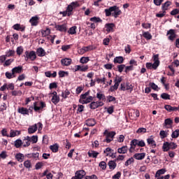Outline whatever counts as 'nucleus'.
<instances>
[{"label": "nucleus", "instance_id": "64", "mask_svg": "<svg viewBox=\"0 0 179 179\" xmlns=\"http://www.w3.org/2000/svg\"><path fill=\"white\" fill-rule=\"evenodd\" d=\"M85 179H97V176L96 175H92L91 176H87Z\"/></svg>", "mask_w": 179, "mask_h": 179}, {"label": "nucleus", "instance_id": "48", "mask_svg": "<svg viewBox=\"0 0 179 179\" xmlns=\"http://www.w3.org/2000/svg\"><path fill=\"white\" fill-rule=\"evenodd\" d=\"M161 98L163 99L164 100H170V94L167 93H162L161 94Z\"/></svg>", "mask_w": 179, "mask_h": 179}, {"label": "nucleus", "instance_id": "32", "mask_svg": "<svg viewBox=\"0 0 179 179\" xmlns=\"http://www.w3.org/2000/svg\"><path fill=\"white\" fill-rule=\"evenodd\" d=\"M87 155L89 157H93L94 159H96V157L99 156V152L94 150H91L87 152Z\"/></svg>", "mask_w": 179, "mask_h": 179}, {"label": "nucleus", "instance_id": "15", "mask_svg": "<svg viewBox=\"0 0 179 179\" xmlns=\"http://www.w3.org/2000/svg\"><path fill=\"white\" fill-rule=\"evenodd\" d=\"M147 143L152 148H155L157 146L156 141H155V138L153 137V136H151L150 137L147 138Z\"/></svg>", "mask_w": 179, "mask_h": 179}, {"label": "nucleus", "instance_id": "40", "mask_svg": "<svg viewBox=\"0 0 179 179\" xmlns=\"http://www.w3.org/2000/svg\"><path fill=\"white\" fill-rule=\"evenodd\" d=\"M57 30H59V31H66V27L65 25H56Z\"/></svg>", "mask_w": 179, "mask_h": 179}, {"label": "nucleus", "instance_id": "27", "mask_svg": "<svg viewBox=\"0 0 179 179\" xmlns=\"http://www.w3.org/2000/svg\"><path fill=\"white\" fill-rule=\"evenodd\" d=\"M18 135H20V131L13 130V129H11L10 131V135H9L10 138H15V136H17Z\"/></svg>", "mask_w": 179, "mask_h": 179}, {"label": "nucleus", "instance_id": "46", "mask_svg": "<svg viewBox=\"0 0 179 179\" xmlns=\"http://www.w3.org/2000/svg\"><path fill=\"white\" fill-rule=\"evenodd\" d=\"M167 131L162 130L159 132V136L162 139H164V138H167Z\"/></svg>", "mask_w": 179, "mask_h": 179}, {"label": "nucleus", "instance_id": "14", "mask_svg": "<svg viewBox=\"0 0 179 179\" xmlns=\"http://www.w3.org/2000/svg\"><path fill=\"white\" fill-rule=\"evenodd\" d=\"M89 69V66L87 65L86 66H80V65H76L75 66V72H78V71H80V72H86Z\"/></svg>", "mask_w": 179, "mask_h": 179}, {"label": "nucleus", "instance_id": "29", "mask_svg": "<svg viewBox=\"0 0 179 179\" xmlns=\"http://www.w3.org/2000/svg\"><path fill=\"white\" fill-rule=\"evenodd\" d=\"M38 57H44L45 55V50L43 48H39L36 50Z\"/></svg>", "mask_w": 179, "mask_h": 179}, {"label": "nucleus", "instance_id": "54", "mask_svg": "<svg viewBox=\"0 0 179 179\" xmlns=\"http://www.w3.org/2000/svg\"><path fill=\"white\" fill-rule=\"evenodd\" d=\"M177 148H178V145L176 144V143H173V142L169 143V149L174 150V149H177Z\"/></svg>", "mask_w": 179, "mask_h": 179}, {"label": "nucleus", "instance_id": "34", "mask_svg": "<svg viewBox=\"0 0 179 179\" xmlns=\"http://www.w3.org/2000/svg\"><path fill=\"white\" fill-rule=\"evenodd\" d=\"M36 131H37V124H35L34 125L31 126L28 129V134H34Z\"/></svg>", "mask_w": 179, "mask_h": 179}, {"label": "nucleus", "instance_id": "56", "mask_svg": "<svg viewBox=\"0 0 179 179\" xmlns=\"http://www.w3.org/2000/svg\"><path fill=\"white\" fill-rule=\"evenodd\" d=\"M43 166H44V164L43 162H38L35 165V169L36 170H40V169H41Z\"/></svg>", "mask_w": 179, "mask_h": 179}, {"label": "nucleus", "instance_id": "57", "mask_svg": "<svg viewBox=\"0 0 179 179\" xmlns=\"http://www.w3.org/2000/svg\"><path fill=\"white\" fill-rule=\"evenodd\" d=\"M16 52L17 55H22L23 54V47L20 46L17 48Z\"/></svg>", "mask_w": 179, "mask_h": 179}, {"label": "nucleus", "instance_id": "20", "mask_svg": "<svg viewBox=\"0 0 179 179\" xmlns=\"http://www.w3.org/2000/svg\"><path fill=\"white\" fill-rule=\"evenodd\" d=\"M115 27V25L113 23L106 24L105 25V29L108 33H110L114 31Z\"/></svg>", "mask_w": 179, "mask_h": 179}, {"label": "nucleus", "instance_id": "19", "mask_svg": "<svg viewBox=\"0 0 179 179\" xmlns=\"http://www.w3.org/2000/svg\"><path fill=\"white\" fill-rule=\"evenodd\" d=\"M17 113L22 114V115H29V109L24 107H20L17 109Z\"/></svg>", "mask_w": 179, "mask_h": 179}, {"label": "nucleus", "instance_id": "11", "mask_svg": "<svg viewBox=\"0 0 179 179\" xmlns=\"http://www.w3.org/2000/svg\"><path fill=\"white\" fill-rule=\"evenodd\" d=\"M167 36H169L168 38L171 41H174V39L177 37V34H176V30L170 29L167 31Z\"/></svg>", "mask_w": 179, "mask_h": 179}, {"label": "nucleus", "instance_id": "4", "mask_svg": "<svg viewBox=\"0 0 179 179\" xmlns=\"http://www.w3.org/2000/svg\"><path fill=\"white\" fill-rule=\"evenodd\" d=\"M146 145V143H145V141L143 140H138V139H134L130 143V148L129 152L130 153H132L134 150H135V148L136 146H140L141 148H143Z\"/></svg>", "mask_w": 179, "mask_h": 179}, {"label": "nucleus", "instance_id": "25", "mask_svg": "<svg viewBox=\"0 0 179 179\" xmlns=\"http://www.w3.org/2000/svg\"><path fill=\"white\" fill-rule=\"evenodd\" d=\"M30 136H27V137L23 139L22 145L24 148H27L30 146Z\"/></svg>", "mask_w": 179, "mask_h": 179}, {"label": "nucleus", "instance_id": "61", "mask_svg": "<svg viewBox=\"0 0 179 179\" xmlns=\"http://www.w3.org/2000/svg\"><path fill=\"white\" fill-rule=\"evenodd\" d=\"M173 124V120L170 118L166 119L164 121L165 125H171Z\"/></svg>", "mask_w": 179, "mask_h": 179}, {"label": "nucleus", "instance_id": "37", "mask_svg": "<svg viewBox=\"0 0 179 179\" xmlns=\"http://www.w3.org/2000/svg\"><path fill=\"white\" fill-rule=\"evenodd\" d=\"M143 36L144 38H146V40H152V34H150L149 31L143 32Z\"/></svg>", "mask_w": 179, "mask_h": 179}, {"label": "nucleus", "instance_id": "51", "mask_svg": "<svg viewBox=\"0 0 179 179\" xmlns=\"http://www.w3.org/2000/svg\"><path fill=\"white\" fill-rule=\"evenodd\" d=\"M170 5H171V2H170V1H166V3H164V4L162 6L163 10H167V9H169V6H170Z\"/></svg>", "mask_w": 179, "mask_h": 179}, {"label": "nucleus", "instance_id": "58", "mask_svg": "<svg viewBox=\"0 0 179 179\" xmlns=\"http://www.w3.org/2000/svg\"><path fill=\"white\" fill-rule=\"evenodd\" d=\"M146 132V128H139L137 131H136V134H145Z\"/></svg>", "mask_w": 179, "mask_h": 179}, {"label": "nucleus", "instance_id": "9", "mask_svg": "<svg viewBox=\"0 0 179 179\" xmlns=\"http://www.w3.org/2000/svg\"><path fill=\"white\" fill-rule=\"evenodd\" d=\"M104 106V103L101 101H93L90 104V108L92 110H96V108H99V107H103Z\"/></svg>", "mask_w": 179, "mask_h": 179}, {"label": "nucleus", "instance_id": "53", "mask_svg": "<svg viewBox=\"0 0 179 179\" xmlns=\"http://www.w3.org/2000/svg\"><path fill=\"white\" fill-rule=\"evenodd\" d=\"M131 163H134V158L132 157L127 160V162L124 163V166H126V167H128V166L131 165Z\"/></svg>", "mask_w": 179, "mask_h": 179}, {"label": "nucleus", "instance_id": "60", "mask_svg": "<svg viewBox=\"0 0 179 179\" xmlns=\"http://www.w3.org/2000/svg\"><path fill=\"white\" fill-rule=\"evenodd\" d=\"M149 86L153 90H157L158 86L157 85H155V83H150Z\"/></svg>", "mask_w": 179, "mask_h": 179}, {"label": "nucleus", "instance_id": "8", "mask_svg": "<svg viewBox=\"0 0 179 179\" xmlns=\"http://www.w3.org/2000/svg\"><path fill=\"white\" fill-rule=\"evenodd\" d=\"M120 90L125 92V90H129L130 93L134 90V86L129 83H123L120 85Z\"/></svg>", "mask_w": 179, "mask_h": 179}, {"label": "nucleus", "instance_id": "35", "mask_svg": "<svg viewBox=\"0 0 179 179\" xmlns=\"http://www.w3.org/2000/svg\"><path fill=\"white\" fill-rule=\"evenodd\" d=\"M88 127H94L96 125V120L94 119H88L86 122Z\"/></svg>", "mask_w": 179, "mask_h": 179}, {"label": "nucleus", "instance_id": "22", "mask_svg": "<svg viewBox=\"0 0 179 179\" xmlns=\"http://www.w3.org/2000/svg\"><path fill=\"white\" fill-rule=\"evenodd\" d=\"M13 28L14 29V30L24 31L26 27H24V25H21L20 24H15L13 26Z\"/></svg>", "mask_w": 179, "mask_h": 179}, {"label": "nucleus", "instance_id": "33", "mask_svg": "<svg viewBox=\"0 0 179 179\" xmlns=\"http://www.w3.org/2000/svg\"><path fill=\"white\" fill-rule=\"evenodd\" d=\"M162 150L164 152H169L170 150V143L169 142H165L163 144Z\"/></svg>", "mask_w": 179, "mask_h": 179}, {"label": "nucleus", "instance_id": "49", "mask_svg": "<svg viewBox=\"0 0 179 179\" xmlns=\"http://www.w3.org/2000/svg\"><path fill=\"white\" fill-rule=\"evenodd\" d=\"M24 166L26 169H31V162L29 160L24 161Z\"/></svg>", "mask_w": 179, "mask_h": 179}, {"label": "nucleus", "instance_id": "16", "mask_svg": "<svg viewBox=\"0 0 179 179\" xmlns=\"http://www.w3.org/2000/svg\"><path fill=\"white\" fill-rule=\"evenodd\" d=\"M38 20H40V18L36 15L29 20V23H31V26H37L38 24Z\"/></svg>", "mask_w": 179, "mask_h": 179}, {"label": "nucleus", "instance_id": "41", "mask_svg": "<svg viewBox=\"0 0 179 179\" xmlns=\"http://www.w3.org/2000/svg\"><path fill=\"white\" fill-rule=\"evenodd\" d=\"M115 64H122L124 58L122 57H117L114 59Z\"/></svg>", "mask_w": 179, "mask_h": 179}, {"label": "nucleus", "instance_id": "17", "mask_svg": "<svg viewBox=\"0 0 179 179\" xmlns=\"http://www.w3.org/2000/svg\"><path fill=\"white\" fill-rule=\"evenodd\" d=\"M52 102L53 104H58L59 103V96H58L57 92H53L52 94Z\"/></svg>", "mask_w": 179, "mask_h": 179}, {"label": "nucleus", "instance_id": "52", "mask_svg": "<svg viewBox=\"0 0 179 179\" xmlns=\"http://www.w3.org/2000/svg\"><path fill=\"white\" fill-rule=\"evenodd\" d=\"M15 75L13 73V72L12 73H9V72H6V77L7 78V79H12L13 78H15Z\"/></svg>", "mask_w": 179, "mask_h": 179}, {"label": "nucleus", "instance_id": "31", "mask_svg": "<svg viewBox=\"0 0 179 179\" xmlns=\"http://www.w3.org/2000/svg\"><path fill=\"white\" fill-rule=\"evenodd\" d=\"M15 159L17 160V162L22 163V162L24 160V155L22 153H18L15 155Z\"/></svg>", "mask_w": 179, "mask_h": 179}, {"label": "nucleus", "instance_id": "24", "mask_svg": "<svg viewBox=\"0 0 179 179\" xmlns=\"http://www.w3.org/2000/svg\"><path fill=\"white\" fill-rule=\"evenodd\" d=\"M165 110H166V111H178L179 110V107H176V106H171L170 105H166L164 106Z\"/></svg>", "mask_w": 179, "mask_h": 179}, {"label": "nucleus", "instance_id": "30", "mask_svg": "<svg viewBox=\"0 0 179 179\" xmlns=\"http://www.w3.org/2000/svg\"><path fill=\"white\" fill-rule=\"evenodd\" d=\"M50 149L53 152V153H57V152H58V149H59V145L57 143H55L50 145Z\"/></svg>", "mask_w": 179, "mask_h": 179}, {"label": "nucleus", "instance_id": "6", "mask_svg": "<svg viewBox=\"0 0 179 179\" xmlns=\"http://www.w3.org/2000/svg\"><path fill=\"white\" fill-rule=\"evenodd\" d=\"M25 61H29L30 59L31 61H34L36 58H37L36 55V52L34 51H26L24 55Z\"/></svg>", "mask_w": 179, "mask_h": 179}, {"label": "nucleus", "instance_id": "42", "mask_svg": "<svg viewBox=\"0 0 179 179\" xmlns=\"http://www.w3.org/2000/svg\"><path fill=\"white\" fill-rule=\"evenodd\" d=\"M164 173H166V169H159L157 171L155 177L158 178L159 177H160V176H162V174H164Z\"/></svg>", "mask_w": 179, "mask_h": 179}, {"label": "nucleus", "instance_id": "39", "mask_svg": "<svg viewBox=\"0 0 179 179\" xmlns=\"http://www.w3.org/2000/svg\"><path fill=\"white\" fill-rule=\"evenodd\" d=\"M50 31H51L48 28H46L45 29H42L41 33L43 37H47V36L50 34Z\"/></svg>", "mask_w": 179, "mask_h": 179}, {"label": "nucleus", "instance_id": "59", "mask_svg": "<svg viewBox=\"0 0 179 179\" xmlns=\"http://www.w3.org/2000/svg\"><path fill=\"white\" fill-rule=\"evenodd\" d=\"M99 167H101V169H102V170H106V169L107 167V164H106L105 162H101L99 163Z\"/></svg>", "mask_w": 179, "mask_h": 179}, {"label": "nucleus", "instance_id": "23", "mask_svg": "<svg viewBox=\"0 0 179 179\" xmlns=\"http://www.w3.org/2000/svg\"><path fill=\"white\" fill-rule=\"evenodd\" d=\"M75 176H77L80 179H83L85 176H86V172L83 170L77 171L75 173Z\"/></svg>", "mask_w": 179, "mask_h": 179}, {"label": "nucleus", "instance_id": "47", "mask_svg": "<svg viewBox=\"0 0 179 179\" xmlns=\"http://www.w3.org/2000/svg\"><path fill=\"white\" fill-rule=\"evenodd\" d=\"M76 26L72 27L69 29L68 33L69 34H76Z\"/></svg>", "mask_w": 179, "mask_h": 179}, {"label": "nucleus", "instance_id": "3", "mask_svg": "<svg viewBox=\"0 0 179 179\" xmlns=\"http://www.w3.org/2000/svg\"><path fill=\"white\" fill-rule=\"evenodd\" d=\"M94 96H90V90H88L83 94H81L79 99V103L81 104H88V103H91L93 101Z\"/></svg>", "mask_w": 179, "mask_h": 179}, {"label": "nucleus", "instance_id": "28", "mask_svg": "<svg viewBox=\"0 0 179 179\" xmlns=\"http://www.w3.org/2000/svg\"><path fill=\"white\" fill-rule=\"evenodd\" d=\"M22 71H23V67H22V66H18L17 67H14L12 69V72L13 73H22Z\"/></svg>", "mask_w": 179, "mask_h": 179}, {"label": "nucleus", "instance_id": "21", "mask_svg": "<svg viewBox=\"0 0 179 179\" xmlns=\"http://www.w3.org/2000/svg\"><path fill=\"white\" fill-rule=\"evenodd\" d=\"M146 156V153L142 152V153H136L134 155V159L136 160H143L145 159V157Z\"/></svg>", "mask_w": 179, "mask_h": 179}, {"label": "nucleus", "instance_id": "50", "mask_svg": "<svg viewBox=\"0 0 179 179\" xmlns=\"http://www.w3.org/2000/svg\"><path fill=\"white\" fill-rule=\"evenodd\" d=\"M38 141V137L37 136H32L30 137V141L32 142V143H37Z\"/></svg>", "mask_w": 179, "mask_h": 179}, {"label": "nucleus", "instance_id": "18", "mask_svg": "<svg viewBox=\"0 0 179 179\" xmlns=\"http://www.w3.org/2000/svg\"><path fill=\"white\" fill-rule=\"evenodd\" d=\"M62 65L63 66H69L72 64V59L71 58H64L61 60Z\"/></svg>", "mask_w": 179, "mask_h": 179}, {"label": "nucleus", "instance_id": "12", "mask_svg": "<svg viewBox=\"0 0 179 179\" xmlns=\"http://www.w3.org/2000/svg\"><path fill=\"white\" fill-rule=\"evenodd\" d=\"M103 153L106 154V156H110L112 159H115V153H114V150L107 148L104 151Z\"/></svg>", "mask_w": 179, "mask_h": 179}, {"label": "nucleus", "instance_id": "43", "mask_svg": "<svg viewBox=\"0 0 179 179\" xmlns=\"http://www.w3.org/2000/svg\"><path fill=\"white\" fill-rule=\"evenodd\" d=\"M90 61L89 57H83L80 59V64H87Z\"/></svg>", "mask_w": 179, "mask_h": 179}, {"label": "nucleus", "instance_id": "1", "mask_svg": "<svg viewBox=\"0 0 179 179\" xmlns=\"http://www.w3.org/2000/svg\"><path fill=\"white\" fill-rule=\"evenodd\" d=\"M79 6L80 4L78 1H73L67 6L65 11L60 12V15H62L64 17L72 16V15H73V9H76V8H79Z\"/></svg>", "mask_w": 179, "mask_h": 179}, {"label": "nucleus", "instance_id": "38", "mask_svg": "<svg viewBox=\"0 0 179 179\" xmlns=\"http://www.w3.org/2000/svg\"><path fill=\"white\" fill-rule=\"evenodd\" d=\"M108 166H109L110 170H114V169L117 167V163H115V162L114 161H110L108 162Z\"/></svg>", "mask_w": 179, "mask_h": 179}, {"label": "nucleus", "instance_id": "45", "mask_svg": "<svg viewBox=\"0 0 179 179\" xmlns=\"http://www.w3.org/2000/svg\"><path fill=\"white\" fill-rule=\"evenodd\" d=\"M22 145H23V141H22V140L17 139L15 141V148H19L20 146H22Z\"/></svg>", "mask_w": 179, "mask_h": 179}, {"label": "nucleus", "instance_id": "62", "mask_svg": "<svg viewBox=\"0 0 179 179\" xmlns=\"http://www.w3.org/2000/svg\"><path fill=\"white\" fill-rule=\"evenodd\" d=\"M22 91H13L12 96H22Z\"/></svg>", "mask_w": 179, "mask_h": 179}, {"label": "nucleus", "instance_id": "63", "mask_svg": "<svg viewBox=\"0 0 179 179\" xmlns=\"http://www.w3.org/2000/svg\"><path fill=\"white\" fill-rule=\"evenodd\" d=\"M120 177H121V172H117V173L115 174V175L113 176V179H120Z\"/></svg>", "mask_w": 179, "mask_h": 179}, {"label": "nucleus", "instance_id": "26", "mask_svg": "<svg viewBox=\"0 0 179 179\" xmlns=\"http://www.w3.org/2000/svg\"><path fill=\"white\" fill-rule=\"evenodd\" d=\"M128 152V146L124 145L117 149V153L125 155Z\"/></svg>", "mask_w": 179, "mask_h": 179}, {"label": "nucleus", "instance_id": "13", "mask_svg": "<svg viewBox=\"0 0 179 179\" xmlns=\"http://www.w3.org/2000/svg\"><path fill=\"white\" fill-rule=\"evenodd\" d=\"M45 107V103L41 102L40 104L37 103V102H35L34 103V111H40L42 108H44Z\"/></svg>", "mask_w": 179, "mask_h": 179}, {"label": "nucleus", "instance_id": "2", "mask_svg": "<svg viewBox=\"0 0 179 179\" xmlns=\"http://www.w3.org/2000/svg\"><path fill=\"white\" fill-rule=\"evenodd\" d=\"M106 16H113V17H118L122 13L120 8L117 6H113L110 7L109 8L105 9Z\"/></svg>", "mask_w": 179, "mask_h": 179}, {"label": "nucleus", "instance_id": "44", "mask_svg": "<svg viewBox=\"0 0 179 179\" xmlns=\"http://www.w3.org/2000/svg\"><path fill=\"white\" fill-rule=\"evenodd\" d=\"M178 136H179V129H176L172 132L171 138H173V139H177V138H178Z\"/></svg>", "mask_w": 179, "mask_h": 179}, {"label": "nucleus", "instance_id": "7", "mask_svg": "<svg viewBox=\"0 0 179 179\" xmlns=\"http://www.w3.org/2000/svg\"><path fill=\"white\" fill-rule=\"evenodd\" d=\"M114 82H115V85L110 87L109 89L110 92H115V90L118 89V86H120V83L122 82V78L116 77Z\"/></svg>", "mask_w": 179, "mask_h": 179}, {"label": "nucleus", "instance_id": "36", "mask_svg": "<svg viewBox=\"0 0 179 179\" xmlns=\"http://www.w3.org/2000/svg\"><path fill=\"white\" fill-rule=\"evenodd\" d=\"M96 99H99L98 101H106V95H104L103 94L101 93H97L96 94Z\"/></svg>", "mask_w": 179, "mask_h": 179}, {"label": "nucleus", "instance_id": "55", "mask_svg": "<svg viewBox=\"0 0 179 179\" xmlns=\"http://www.w3.org/2000/svg\"><path fill=\"white\" fill-rule=\"evenodd\" d=\"M14 55H15V50H8L6 54V57H13Z\"/></svg>", "mask_w": 179, "mask_h": 179}, {"label": "nucleus", "instance_id": "5", "mask_svg": "<svg viewBox=\"0 0 179 179\" xmlns=\"http://www.w3.org/2000/svg\"><path fill=\"white\" fill-rule=\"evenodd\" d=\"M154 64L146 63V68L148 69H157L159 65H160V62L159 61V55H155L153 56Z\"/></svg>", "mask_w": 179, "mask_h": 179}, {"label": "nucleus", "instance_id": "10", "mask_svg": "<svg viewBox=\"0 0 179 179\" xmlns=\"http://www.w3.org/2000/svg\"><path fill=\"white\" fill-rule=\"evenodd\" d=\"M114 136H115V131H110L106 133V138L103 141V142H106L107 143H110L114 139Z\"/></svg>", "mask_w": 179, "mask_h": 179}]
</instances>
